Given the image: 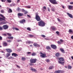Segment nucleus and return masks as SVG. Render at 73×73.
Returning a JSON list of instances; mask_svg holds the SVG:
<instances>
[{
  "label": "nucleus",
  "instance_id": "obj_1",
  "mask_svg": "<svg viewBox=\"0 0 73 73\" xmlns=\"http://www.w3.org/2000/svg\"><path fill=\"white\" fill-rule=\"evenodd\" d=\"M38 25L40 27H44L45 25V23L43 21L41 20L38 22Z\"/></svg>",
  "mask_w": 73,
  "mask_h": 73
},
{
  "label": "nucleus",
  "instance_id": "obj_2",
  "mask_svg": "<svg viewBox=\"0 0 73 73\" xmlns=\"http://www.w3.org/2000/svg\"><path fill=\"white\" fill-rule=\"evenodd\" d=\"M58 60H59V61H58V63L59 64H65V62H62V61H64V58L63 57H62L59 58H58Z\"/></svg>",
  "mask_w": 73,
  "mask_h": 73
},
{
  "label": "nucleus",
  "instance_id": "obj_3",
  "mask_svg": "<svg viewBox=\"0 0 73 73\" xmlns=\"http://www.w3.org/2000/svg\"><path fill=\"white\" fill-rule=\"evenodd\" d=\"M35 19L37 21H41V18H40V16H39L38 13H36Z\"/></svg>",
  "mask_w": 73,
  "mask_h": 73
},
{
  "label": "nucleus",
  "instance_id": "obj_4",
  "mask_svg": "<svg viewBox=\"0 0 73 73\" xmlns=\"http://www.w3.org/2000/svg\"><path fill=\"white\" fill-rule=\"evenodd\" d=\"M37 59H31L30 60V62L31 64H33V63H36L37 61Z\"/></svg>",
  "mask_w": 73,
  "mask_h": 73
},
{
  "label": "nucleus",
  "instance_id": "obj_5",
  "mask_svg": "<svg viewBox=\"0 0 73 73\" xmlns=\"http://www.w3.org/2000/svg\"><path fill=\"white\" fill-rule=\"evenodd\" d=\"M49 1L53 4H57L58 3H57V2L56 1V0H49Z\"/></svg>",
  "mask_w": 73,
  "mask_h": 73
},
{
  "label": "nucleus",
  "instance_id": "obj_6",
  "mask_svg": "<svg viewBox=\"0 0 73 73\" xmlns=\"http://www.w3.org/2000/svg\"><path fill=\"white\" fill-rule=\"evenodd\" d=\"M0 16H1L2 18L0 17V21H2L3 20H4V21H6L5 20V17L4 16H3V15L2 14H0Z\"/></svg>",
  "mask_w": 73,
  "mask_h": 73
},
{
  "label": "nucleus",
  "instance_id": "obj_7",
  "mask_svg": "<svg viewBox=\"0 0 73 73\" xmlns=\"http://www.w3.org/2000/svg\"><path fill=\"white\" fill-rule=\"evenodd\" d=\"M2 28L3 29L6 30V29H8V28H9V26L7 25H5L2 26Z\"/></svg>",
  "mask_w": 73,
  "mask_h": 73
},
{
  "label": "nucleus",
  "instance_id": "obj_8",
  "mask_svg": "<svg viewBox=\"0 0 73 73\" xmlns=\"http://www.w3.org/2000/svg\"><path fill=\"white\" fill-rule=\"evenodd\" d=\"M40 57H41L42 58H44L46 56V54H44L42 52H40Z\"/></svg>",
  "mask_w": 73,
  "mask_h": 73
},
{
  "label": "nucleus",
  "instance_id": "obj_9",
  "mask_svg": "<svg viewBox=\"0 0 73 73\" xmlns=\"http://www.w3.org/2000/svg\"><path fill=\"white\" fill-rule=\"evenodd\" d=\"M51 47L54 49H57V46L55 45L52 44L51 45Z\"/></svg>",
  "mask_w": 73,
  "mask_h": 73
},
{
  "label": "nucleus",
  "instance_id": "obj_10",
  "mask_svg": "<svg viewBox=\"0 0 73 73\" xmlns=\"http://www.w3.org/2000/svg\"><path fill=\"white\" fill-rule=\"evenodd\" d=\"M60 41H58L57 42V43L58 44H61V43L64 42V40L62 39H60Z\"/></svg>",
  "mask_w": 73,
  "mask_h": 73
},
{
  "label": "nucleus",
  "instance_id": "obj_11",
  "mask_svg": "<svg viewBox=\"0 0 73 73\" xmlns=\"http://www.w3.org/2000/svg\"><path fill=\"white\" fill-rule=\"evenodd\" d=\"M6 50L7 52H8L9 53H11L12 52V50L10 49L7 48L6 49Z\"/></svg>",
  "mask_w": 73,
  "mask_h": 73
},
{
  "label": "nucleus",
  "instance_id": "obj_12",
  "mask_svg": "<svg viewBox=\"0 0 73 73\" xmlns=\"http://www.w3.org/2000/svg\"><path fill=\"white\" fill-rule=\"evenodd\" d=\"M67 14L70 17L72 18H73V16L72 15V14L69 13H67Z\"/></svg>",
  "mask_w": 73,
  "mask_h": 73
},
{
  "label": "nucleus",
  "instance_id": "obj_13",
  "mask_svg": "<svg viewBox=\"0 0 73 73\" xmlns=\"http://www.w3.org/2000/svg\"><path fill=\"white\" fill-rule=\"evenodd\" d=\"M51 29H52V30H53V31H55V30H56L57 29H56V27L54 26H52L51 27Z\"/></svg>",
  "mask_w": 73,
  "mask_h": 73
},
{
  "label": "nucleus",
  "instance_id": "obj_14",
  "mask_svg": "<svg viewBox=\"0 0 73 73\" xmlns=\"http://www.w3.org/2000/svg\"><path fill=\"white\" fill-rule=\"evenodd\" d=\"M33 45L34 46H37V47L39 46V47H40V45L37 44V43H35L33 44Z\"/></svg>",
  "mask_w": 73,
  "mask_h": 73
},
{
  "label": "nucleus",
  "instance_id": "obj_15",
  "mask_svg": "<svg viewBox=\"0 0 73 73\" xmlns=\"http://www.w3.org/2000/svg\"><path fill=\"white\" fill-rule=\"evenodd\" d=\"M60 50L63 53H65V50L63 48H60Z\"/></svg>",
  "mask_w": 73,
  "mask_h": 73
},
{
  "label": "nucleus",
  "instance_id": "obj_16",
  "mask_svg": "<svg viewBox=\"0 0 73 73\" xmlns=\"http://www.w3.org/2000/svg\"><path fill=\"white\" fill-rule=\"evenodd\" d=\"M20 23L21 24H23L24 23H25V20L24 19H23L20 21Z\"/></svg>",
  "mask_w": 73,
  "mask_h": 73
},
{
  "label": "nucleus",
  "instance_id": "obj_17",
  "mask_svg": "<svg viewBox=\"0 0 73 73\" xmlns=\"http://www.w3.org/2000/svg\"><path fill=\"white\" fill-rule=\"evenodd\" d=\"M12 55L13 56H14V57H17V56H18V54H17L16 53H12Z\"/></svg>",
  "mask_w": 73,
  "mask_h": 73
},
{
  "label": "nucleus",
  "instance_id": "obj_18",
  "mask_svg": "<svg viewBox=\"0 0 73 73\" xmlns=\"http://www.w3.org/2000/svg\"><path fill=\"white\" fill-rule=\"evenodd\" d=\"M55 55L56 57H59V56H60V53L59 52H57L55 54Z\"/></svg>",
  "mask_w": 73,
  "mask_h": 73
},
{
  "label": "nucleus",
  "instance_id": "obj_19",
  "mask_svg": "<svg viewBox=\"0 0 73 73\" xmlns=\"http://www.w3.org/2000/svg\"><path fill=\"white\" fill-rule=\"evenodd\" d=\"M54 73H62V71L61 70L55 71Z\"/></svg>",
  "mask_w": 73,
  "mask_h": 73
},
{
  "label": "nucleus",
  "instance_id": "obj_20",
  "mask_svg": "<svg viewBox=\"0 0 73 73\" xmlns=\"http://www.w3.org/2000/svg\"><path fill=\"white\" fill-rule=\"evenodd\" d=\"M68 32H69V33L71 34H73V31L71 29H70L69 30Z\"/></svg>",
  "mask_w": 73,
  "mask_h": 73
},
{
  "label": "nucleus",
  "instance_id": "obj_21",
  "mask_svg": "<svg viewBox=\"0 0 73 73\" xmlns=\"http://www.w3.org/2000/svg\"><path fill=\"white\" fill-rule=\"evenodd\" d=\"M3 46H7V43L6 42H4L3 43Z\"/></svg>",
  "mask_w": 73,
  "mask_h": 73
},
{
  "label": "nucleus",
  "instance_id": "obj_22",
  "mask_svg": "<svg viewBox=\"0 0 73 73\" xmlns=\"http://www.w3.org/2000/svg\"><path fill=\"white\" fill-rule=\"evenodd\" d=\"M23 15L24 14L22 13H19L18 14V16H23Z\"/></svg>",
  "mask_w": 73,
  "mask_h": 73
},
{
  "label": "nucleus",
  "instance_id": "obj_23",
  "mask_svg": "<svg viewBox=\"0 0 73 73\" xmlns=\"http://www.w3.org/2000/svg\"><path fill=\"white\" fill-rule=\"evenodd\" d=\"M11 56V54L10 53H7V54L6 55V58H8V57Z\"/></svg>",
  "mask_w": 73,
  "mask_h": 73
},
{
  "label": "nucleus",
  "instance_id": "obj_24",
  "mask_svg": "<svg viewBox=\"0 0 73 73\" xmlns=\"http://www.w3.org/2000/svg\"><path fill=\"white\" fill-rule=\"evenodd\" d=\"M26 44H33V42L31 41H28L26 42Z\"/></svg>",
  "mask_w": 73,
  "mask_h": 73
},
{
  "label": "nucleus",
  "instance_id": "obj_25",
  "mask_svg": "<svg viewBox=\"0 0 73 73\" xmlns=\"http://www.w3.org/2000/svg\"><path fill=\"white\" fill-rule=\"evenodd\" d=\"M31 70H32V71H33V72H36V69H35L34 68H31Z\"/></svg>",
  "mask_w": 73,
  "mask_h": 73
},
{
  "label": "nucleus",
  "instance_id": "obj_26",
  "mask_svg": "<svg viewBox=\"0 0 73 73\" xmlns=\"http://www.w3.org/2000/svg\"><path fill=\"white\" fill-rule=\"evenodd\" d=\"M46 49H49L50 50L51 49V48L50 46H47L46 47Z\"/></svg>",
  "mask_w": 73,
  "mask_h": 73
},
{
  "label": "nucleus",
  "instance_id": "obj_27",
  "mask_svg": "<svg viewBox=\"0 0 73 73\" xmlns=\"http://www.w3.org/2000/svg\"><path fill=\"white\" fill-rule=\"evenodd\" d=\"M53 68H54V67H53V66H51L49 67V69H50V70L51 69H53Z\"/></svg>",
  "mask_w": 73,
  "mask_h": 73
},
{
  "label": "nucleus",
  "instance_id": "obj_28",
  "mask_svg": "<svg viewBox=\"0 0 73 73\" xmlns=\"http://www.w3.org/2000/svg\"><path fill=\"white\" fill-rule=\"evenodd\" d=\"M72 67L71 66H70L69 65H68V69H72Z\"/></svg>",
  "mask_w": 73,
  "mask_h": 73
},
{
  "label": "nucleus",
  "instance_id": "obj_29",
  "mask_svg": "<svg viewBox=\"0 0 73 73\" xmlns=\"http://www.w3.org/2000/svg\"><path fill=\"white\" fill-rule=\"evenodd\" d=\"M69 9H72L73 8V6L71 5L68 6Z\"/></svg>",
  "mask_w": 73,
  "mask_h": 73
},
{
  "label": "nucleus",
  "instance_id": "obj_30",
  "mask_svg": "<svg viewBox=\"0 0 73 73\" xmlns=\"http://www.w3.org/2000/svg\"><path fill=\"white\" fill-rule=\"evenodd\" d=\"M21 60H23V61H25V60H26V58L25 57H22L21 58Z\"/></svg>",
  "mask_w": 73,
  "mask_h": 73
},
{
  "label": "nucleus",
  "instance_id": "obj_31",
  "mask_svg": "<svg viewBox=\"0 0 73 73\" xmlns=\"http://www.w3.org/2000/svg\"><path fill=\"white\" fill-rule=\"evenodd\" d=\"M8 13H12V11L11 9H9L8 10Z\"/></svg>",
  "mask_w": 73,
  "mask_h": 73
},
{
  "label": "nucleus",
  "instance_id": "obj_32",
  "mask_svg": "<svg viewBox=\"0 0 73 73\" xmlns=\"http://www.w3.org/2000/svg\"><path fill=\"white\" fill-rule=\"evenodd\" d=\"M8 39H13V36H11L10 37H8Z\"/></svg>",
  "mask_w": 73,
  "mask_h": 73
},
{
  "label": "nucleus",
  "instance_id": "obj_33",
  "mask_svg": "<svg viewBox=\"0 0 73 73\" xmlns=\"http://www.w3.org/2000/svg\"><path fill=\"white\" fill-rule=\"evenodd\" d=\"M7 35L9 36V37H11V36H12V34H10L9 33H7Z\"/></svg>",
  "mask_w": 73,
  "mask_h": 73
},
{
  "label": "nucleus",
  "instance_id": "obj_34",
  "mask_svg": "<svg viewBox=\"0 0 73 73\" xmlns=\"http://www.w3.org/2000/svg\"><path fill=\"white\" fill-rule=\"evenodd\" d=\"M36 54L35 53V52H33L32 54H31V55L33 56H35Z\"/></svg>",
  "mask_w": 73,
  "mask_h": 73
},
{
  "label": "nucleus",
  "instance_id": "obj_35",
  "mask_svg": "<svg viewBox=\"0 0 73 73\" xmlns=\"http://www.w3.org/2000/svg\"><path fill=\"white\" fill-rule=\"evenodd\" d=\"M29 37H34V35H29Z\"/></svg>",
  "mask_w": 73,
  "mask_h": 73
},
{
  "label": "nucleus",
  "instance_id": "obj_36",
  "mask_svg": "<svg viewBox=\"0 0 73 73\" xmlns=\"http://www.w3.org/2000/svg\"><path fill=\"white\" fill-rule=\"evenodd\" d=\"M27 30L29 31H31V29L29 27H28L27 29Z\"/></svg>",
  "mask_w": 73,
  "mask_h": 73
},
{
  "label": "nucleus",
  "instance_id": "obj_37",
  "mask_svg": "<svg viewBox=\"0 0 73 73\" xmlns=\"http://www.w3.org/2000/svg\"><path fill=\"white\" fill-rule=\"evenodd\" d=\"M31 6H26V7L27 8H31Z\"/></svg>",
  "mask_w": 73,
  "mask_h": 73
},
{
  "label": "nucleus",
  "instance_id": "obj_38",
  "mask_svg": "<svg viewBox=\"0 0 73 73\" xmlns=\"http://www.w3.org/2000/svg\"><path fill=\"white\" fill-rule=\"evenodd\" d=\"M7 1L8 2V3H11L12 2V1H11V0H7Z\"/></svg>",
  "mask_w": 73,
  "mask_h": 73
},
{
  "label": "nucleus",
  "instance_id": "obj_39",
  "mask_svg": "<svg viewBox=\"0 0 73 73\" xmlns=\"http://www.w3.org/2000/svg\"><path fill=\"white\" fill-rule=\"evenodd\" d=\"M56 34H57V35H59V33H60V32H58V31H56Z\"/></svg>",
  "mask_w": 73,
  "mask_h": 73
},
{
  "label": "nucleus",
  "instance_id": "obj_40",
  "mask_svg": "<svg viewBox=\"0 0 73 73\" xmlns=\"http://www.w3.org/2000/svg\"><path fill=\"white\" fill-rule=\"evenodd\" d=\"M3 28L2 27L0 26V31H2V30H3Z\"/></svg>",
  "mask_w": 73,
  "mask_h": 73
},
{
  "label": "nucleus",
  "instance_id": "obj_41",
  "mask_svg": "<svg viewBox=\"0 0 73 73\" xmlns=\"http://www.w3.org/2000/svg\"><path fill=\"white\" fill-rule=\"evenodd\" d=\"M1 12L2 13H4V11L2 10L1 11Z\"/></svg>",
  "mask_w": 73,
  "mask_h": 73
},
{
  "label": "nucleus",
  "instance_id": "obj_42",
  "mask_svg": "<svg viewBox=\"0 0 73 73\" xmlns=\"http://www.w3.org/2000/svg\"><path fill=\"white\" fill-rule=\"evenodd\" d=\"M11 58L12 59V56H10L9 57H8L7 58V59H8L9 60L10 59H11Z\"/></svg>",
  "mask_w": 73,
  "mask_h": 73
},
{
  "label": "nucleus",
  "instance_id": "obj_43",
  "mask_svg": "<svg viewBox=\"0 0 73 73\" xmlns=\"http://www.w3.org/2000/svg\"><path fill=\"white\" fill-rule=\"evenodd\" d=\"M46 61L47 62H49V61H50V60L49 59H46Z\"/></svg>",
  "mask_w": 73,
  "mask_h": 73
},
{
  "label": "nucleus",
  "instance_id": "obj_44",
  "mask_svg": "<svg viewBox=\"0 0 73 73\" xmlns=\"http://www.w3.org/2000/svg\"><path fill=\"white\" fill-rule=\"evenodd\" d=\"M7 41L8 42H11V40H7Z\"/></svg>",
  "mask_w": 73,
  "mask_h": 73
},
{
  "label": "nucleus",
  "instance_id": "obj_45",
  "mask_svg": "<svg viewBox=\"0 0 73 73\" xmlns=\"http://www.w3.org/2000/svg\"><path fill=\"white\" fill-rule=\"evenodd\" d=\"M7 22L6 21H3V24H7Z\"/></svg>",
  "mask_w": 73,
  "mask_h": 73
},
{
  "label": "nucleus",
  "instance_id": "obj_46",
  "mask_svg": "<svg viewBox=\"0 0 73 73\" xmlns=\"http://www.w3.org/2000/svg\"><path fill=\"white\" fill-rule=\"evenodd\" d=\"M2 39H3V38H2V37L1 36H0V40L1 41Z\"/></svg>",
  "mask_w": 73,
  "mask_h": 73
},
{
  "label": "nucleus",
  "instance_id": "obj_47",
  "mask_svg": "<svg viewBox=\"0 0 73 73\" xmlns=\"http://www.w3.org/2000/svg\"><path fill=\"white\" fill-rule=\"evenodd\" d=\"M43 9H46V7L45 6H44L43 7Z\"/></svg>",
  "mask_w": 73,
  "mask_h": 73
},
{
  "label": "nucleus",
  "instance_id": "obj_48",
  "mask_svg": "<svg viewBox=\"0 0 73 73\" xmlns=\"http://www.w3.org/2000/svg\"><path fill=\"white\" fill-rule=\"evenodd\" d=\"M41 36L42 37H43V38L45 37V36L44 35H42Z\"/></svg>",
  "mask_w": 73,
  "mask_h": 73
},
{
  "label": "nucleus",
  "instance_id": "obj_49",
  "mask_svg": "<svg viewBox=\"0 0 73 73\" xmlns=\"http://www.w3.org/2000/svg\"><path fill=\"white\" fill-rule=\"evenodd\" d=\"M1 0V1H2V2H5V1H6V0Z\"/></svg>",
  "mask_w": 73,
  "mask_h": 73
},
{
  "label": "nucleus",
  "instance_id": "obj_50",
  "mask_svg": "<svg viewBox=\"0 0 73 73\" xmlns=\"http://www.w3.org/2000/svg\"><path fill=\"white\" fill-rule=\"evenodd\" d=\"M70 4L71 5H73V2H71L70 3Z\"/></svg>",
  "mask_w": 73,
  "mask_h": 73
},
{
  "label": "nucleus",
  "instance_id": "obj_51",
  "mask_svg": "<svg viewBox=\"0 0 73 73\" xmlns=\"http://www.w3.org/2000/svg\"><path fill=\"white\" fill-rule=\"evenodd\" d=\"M16 66H17V68H19V69L20 68V66H19V65H17Z\"/></svg>",
  "mask_w": 73,
  "mask_h": 73
},
{
  "label": "nucleus",
  "instance_id": "obj_52",
  "mask_svg": "<svg viewBox=\"0 0 73 73\" xmlns=\"http://www.w3.org/2000/svg\"><path fill=\"white\" fill-rule=\"evenodd\" d=\"M0 25H2L3 24H4V23H3V22H2L0 23Z\"/></svg>",
  "mask_w": 73,
  "mask_h": 73
},
{
  "label": "nucleus",
  "instance_id": "obj_53",
  "mask_svg": "<svg viewBox=\"0 0 73 73\" xmlns=\"http://www.w3.org/2000/svg\"><path fill=\"white\" fill-rule=\"evenodd\" d=\"M15 30H16V31H19L18 29L17 28H15Z\"/></svg>",
  "mask_w": 73,
  "mask_h": 73
},
{
  "label": "nucleus",
  "instance_id": "obj_54",
  "mask_svg": "<svg viewBox=\"0 0 73 73\" xmlns=\"http://www.w3.org/2000/svg\"><path fill=\"white\" fill-rule=\"evenodd\" d=\"M27 53L28 54H31V52H27Z\"/></svg>",
  "mask_w": 73,
  "mask_h": 73
},
{
  "label": "nucleus",
  "instance_id": "obj_55",
  "mask_svg": "<svg viewBox=\"0 0 73 73\" xmlns=\"http://www.w3.org/2000/svg\"><path fill=\"white\" fill-rule=\"evenodd\" d=\"M57 20H58V21H60V22L61 21V20H60V19L58 18H57Z\"/></svg>",
  "mask_w": 73,
  "mask_h": 73
},
{
  "label": "nucleus",
  "instance_id": "obj_56",
  "mask_svg": "<svg viewBox=\"0 0 73 73\" xmlns=\"http://www.w3.org/2000/svg\"><path fill=\"white\" fill-rule=\"evenodd\" d=\"M22 11L23 12H25L26 11H25V10L23 9L22 10Z\"/></svg>",
  "mask_w": 73,
  "mask_h": 73
},
{
  "label": "nucleus",
  "instance_id": "obj_57",
  "mask_svg": "<svg viewBox=\"0 0 73 73\" xmlns=\"http://www.w3.org/2000/svg\"><path fill=\"white\" fill-rule=\"evenodd\" d=\"M71 39H72V40H73V35L71 37Z\"/></svg>",
  "mask_w": 73,
  "mask_h": 73
},
{
  "label": "nucleus",
  "instance_id": "obj_58",
  "mask_svg": "<svg viewBox=\"0 0 73 73\" xmlns=\"http://www.w3.org/2000/svg\"><path fill=\"white\" fill-rule=\"evenodd\" d=\"M17 41L18 42H20L21 41V40H17Z\"/></svg>",
  "mask_w": 73,
  "mask_h": 73
},
{
  "label": "nucleus",
  "instance_id": "obj_59",
  "mask_svg": "<svg viewBox=\"0 0 73 73\" xmlns=\"http://www.w3.org/2000/svg\"><path fill=\"white\" fill-rule=\"evenodd\" d=\"M28 13V12L26 11H25V14H27Z\"/></svg>",
  "mask_w": 73,
  "mask_h": 73
},
{
  "label": "nucleus",
  "instance_id": "obj_60",
  "mask_svg": "<svg viewBox=\"0 0 73 73\" xmlns=\"http://www.w3.org/2000/svg\"><path fill=\"white\" fill-rule=\"evenodd\" d=\"M27 16L29 17H31V16L29 15H27Z\"/></svg>",
  "mask_w": 73,
  "mask_h": 73
},
{
  "label": "nucleus",
  "instance_id": "obj_61",
  "mask_svg": "<svg viewBox=\"0 0 73 73\" xmlns=\"http://www.w3.org/2000/svg\"><path fill=\"white\" fill-rule=\"evenodd\" d=\"M62 7V8H63V9H65V7H64V6H63Z\"/></svg>",
  "mask_w": 73,
  "mask_h": 73
},
{
  "label": "nucleus",
  "instance_id": "obj_62",
  "mask_svg": "<svg viewBox=\"0 0 73 73\" xmlns=\"http://www.w3.org/2000/svg\"><path fill=\"white\" fill-rule=\"evenodd\" d=\"M30 47H32V46H33V45H30Z\"/></svg>",
  "mask_w": 73,
  "mask_h": 73
},
{
  "label": "nucleus",
  "instance_id": "obj_63",
  "mask_svg": "<svg viewBox=\"0 0 73 73\" xmlns=\"http://www.w3.org/2000/svg\"><path fill=\"white\" fill-rule=\"evenodd\" d=\"M71 58L72 60H73V56H71Z\"/></svg>",
  "mask_w": 73,
  "mask_h": 73
},
{
  "label": "nucleus",
  "instance_id": "obj_64",
  "mask_svg": "<svg viewBox=\"0 0 73 73\" xmlns=\"http://www.w3.org/2000/svg\"><path fill=\"white\" fill-rule=\"evenodd\" d=\"M17 9H20V8L19 7H18Z\"/></svg>",
  "mask_w": 73,
  "mask_h": 73
}]
</instances>
